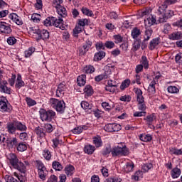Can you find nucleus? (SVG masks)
<instances>
[{"label": "nucleus", "mask_w": 182, "mask_h": 182, "mask_svg": "<svg viewBox=\"0 0 182 182\" xmlns=\"http://www.w3.org/2000/svg\"><path fill=\"white\" fill-rule=\"evenodd\" d=\"M112 154V157H123L124 156H129V149L126 145L119 144L117 146H114L112 149L110 147L105 148L102 151V156H107V154Z\"/></svg>", "instance_id": "f257e3e1"}, {"label": "nucleus", "mask_w": 182, "mask_h": 182, "mask_svg": "<svg viewBox=\"0 0 182 182\" xmlns=\"http://www.w3.org/2000/svg\"><path fill=\"white\" fill-rule=\"evenodd\" d=\"M167 4H161L157 9V14L159 15L158 22L159 23H164L167 22L168 19L174 16V11L173 10H167Z\"/></svg>", "instance_id": "f03ea898"}, {"label": "nucleus", "mask_w": 182, "mask_h": 182, "mask_svg": "<svg viewBox=\"0 0 182 182\" xmlns=\"http://www.w3.org/2000/svg\"><path fill=\"white\" fill-rule=\"evenodd\" d=\"M39 114L40 119H41L42 122H52L56 117V112L52 109L47 111L45 109H41Z\"/></svg>", "instance_id": "7ed1b4c3"}, {"label": "nucleus", "mask_w": 182, "mask_h": 182, "mask_svg": "<svg viewBox=\"0 0 182 182\" xmlns=\"http://www.w3.org/2000/svg\"><path fill=\"white\" fill-rule=\"evenodd\" d=\"M49 104L53 109H55L59 113H63L65 112V104L63 101H60L55 98H50Z\"/></svg>", "instance_id": "20e7f679"}, {"label": "nucleus", "mask_w": 182, "mask_h": 182, "mask_svg": "<svg viewBox=\"0 0 182 182\" xmlns=\"http://www.w3.org/2000/svg\"><path fill=\"white\" fill-rule=\"evenodd\" d=\"M134 92L136 95V101L138 102V109L141 112H144L146 109L144 104V97H143V91L140 88H134Z\"/></svg>", "instance_id": "39448f33"}, {"label": "nucleus", "mask_w": 182, "mask_h": 182, "mask_svg": "<svg viewBox=\"0 0 182 182\" xmlns=\"http://www.w3.org/2000/svg\"><path fill=\"white\" fill-rule=\"evenodd\" d=\"M36 164L38 170L39 178L43 180V181L46 180V173H48L46 167H45V165L41 161H36Z\"/></svg>", "instance_id": "423d86ee"}, {"label": "nucleus", "mask_w": 182, "mask_h": 182, "mask_svg": "<svg viewBox=\"0 0 182 182\" xmlns=\"http://www.w3.org/2000/svg\"><path fill=\"white\" fill-rule=\"evenodd\" d=\"M33 33L37 35L36 41H41V39H43V41H46V39H49V31L47 30L33 29Z\"/></svg>", "instance_id": "0eeeda50"}, {"label": "nucleus", "mask_w": 182, "mask_h": 182, "mask_svg": "<svg viewBox=\"0 0 182 182\" xmlns=\"http://www.w3.org/2000/svg\"><path fill=\"white\" fill-rule=\"evenodd\" d=\"M2 80V71L0 69V92L1 93H6V95H11V91L12 90L11 87H8V82Z\"/></svg>", "instance_id": "6e6552de"}, {"label": "nucleus", "mask_w": 182, "mask_h": 182, "mask_svg": "<svg viewBox=\"0 0 182 182\" xmlns=\"http://www.w3.org/2000/svg\"><path fill=\"white\" fill-rule=\"evenodd\" d=\"M111 75H112V69H110L109 67H107L105 68V73L96 76L95 77V82H100L103 80V79H109Z\"/></svg>", "instance_id": "1a4fd4ad"}, {"label": "nucleus", "mask_w": 182, "mask_h": 182, "mask_svg": "<svg viewBox=\"0 0 182 182\" xmlns=\"http://www.w3.org/2000/svg\"><path fill=\"white\" fill-rule=\"evenodd\" d=\"M105 132H119L122 130V126L119 124H107L104 127Z\"/></svg>", "instance_id": "9d476101"}, {"label": "nucleus", "mask_w": 182, "mask_h": 182, "mask_svg": "<svg viewBox=\"0 0 182 182\" xmlns=\"http://www.w3.org/2000/svg\"><path fill=\"white\" fill-rule=\"evenodd\" d=\"M18 141L16 137L6 138V144L8 149L12 150V149H16Z\"/></svg>", "instance_id": "9b49d317"}, {"label": "nucleus", "mask_w": 182, "mask_h": 182, "mask_svg": "<svg viewBox=\"0 0 182 182\" xmlns=\"http://www.w3.org/2000/svg\"><path fill=\"white\" fill-rule=\"evenodd\" d=\"M53 26H55V28H59L62 31H65L66 28L63 25V19H62V17H53Z\"/></svg>", "instance_id": "f8f14e48"}, {"label": "nucleus", "mask_w": 182, "mask_h": 182, "mask_svg": "<svg viewBox=\"0 0 182 182\" xmlns=\"http://www.w3.org/2000/svg\"><path fill=\"white\" fill-rule=\"evenodd\" d=\"M156 17H154V16L153 15H150L149 16H146L144 18V25H145V28H151V26H153V25H154V23H156Z\"/></svg>", "instance_id": "ddd939ff"}, {"label": "nucleus", "mask_w": 182, "mask_h": 182, "mask_svg": "<svg viewBox=\"0 0 182 182\" xmlns=\"http://www.w3.org/2000/svg\"><path fill=\"white\" fill-rule=\"evenodd\" d=\"M0 32L1 33L9 34L12 32V29L6 22H0Z\"/></svg>", "instance_id": "4468645a"}, {"label": "nucleus", "mask_w": 182, "mask_h": 182, "mask_svg": "<svg viewBox=\"0 0 182 182\" xmlns=\"http://www.w3.org/2000/svg\"><path fill=\"white\" fill-rule=\"evenodd\" d=\"M92 47V41L87 40L85 43L80 48V55H85L86 52L89 51L90 48Z\"/></svg>", "instance_id": "2eb2a0df"}, {"label": "nucleus", "mask_w": 182, "mask_h": 182, "mask_svg": "<svg viewBox=\"0 0 182 182\" xmlns=\"http://www.w3.org/2000/svg\"><path fill=\"white\" fill-rule=\"evenodd\" d=\"M65 90H66V85L65 82H61L57 88L56 96L57 97H62L65 95Z\"/></svg>", "instance_id": "dca6fc26"}, {"label": "nucleus", "mask_w": 182, "mask_h": 182, "mask_svg": "<svg viewBox=\"0 0 182 182\" xmlns=\"http://www.w3.org/2000/svg\"><path fill=\"white\" fill-rule=\"evenodd\" d=\"M6 129H7L8 133L10 134H15V132H16V125L14 122H8L6 124Z\"/></svg>", "instance_id": "f3484780"}, {"label": "nucleus", "mask_w": 182, "mask_h": 182, "mask_svg": "<svg viewBox=\"0 0 182 182\" xmlns=\"http://www.w3.org/2000/svg\"><path fill=\"white\" fill-rule=\"evenodd\" d=\"M0 109L1 112L11 113L12 111V106H11V105H7L5 101H0Z\"/></svg>", "instance_id": "a211bd4d"}, {"label": "nucleus", "mask_w": 182, "mask_h": 182, "mask_svg": "<svg viewBox=\"0 0 182 182\" xmlns=\"http://www.w3.org/2000/svg\"><path fill=\"white\" fill-rule=\"evenodd\" d=\"M7 160L9 161V163L12 167H14V166L19 161L16 154L12 153L7 156Z\"/></svg>", "instance_id": "6ab92c4d"}, {"label": "nucleus", "mask_w": 182, "mask_h": 182, "mask_svg": "<svg viewBox=\"0 0 182 182\" xmlns=\"http://www.w3.org/2000/svg\"><path fill=\"white\" fill-rule=\"evenodd\" d=\"M16 170L20 171V173H26V166L21 161H18L14 166Z\"/></svg>", "instance_id": "aec40b11"}, {"label": "nucleus", "mask_w": 182, "mask_h": 182, "mask_svg": "<svg viewBox=\"0 0 182 182\" xmlns=\"http://www.w3.org/2000/svg\"><path fill=\"white\" fill-rule=\"evenodd\" d=\"M168 39L171 41H180V39H182V33L180 31H175L168 35Z\"/></svg>", "instance_id": "412c9836"}, {"label": "nucleus", "mask_w": 182, "mask_h": 182, "mask_svg": "<svg viewBox=\"0 0 182 182\" xmlns=\"http://www.w3.org/2000/svg\"><path fill=\"white\" fill-rule=\"evenodd\" d=\"M57 10V13L60 16V18H66L68 16V12L66 11V9L62 6H58L55 7Z\"/></svg>", "instance_id": "4be33fe9"}, {"label": "nucleus", "mask_w": 182, "mask_h": 182, "mask_svg": "<svg viewBox=\"0 0 182 182\" xmlns=\"http://www.w3.org/2000/svg\"><path fill=\"white\" fill-rule=\"evenodd\" d=\"M34 133L37 134V136L38 139H43L46 136V132L43 129V128H41V127H37L34 129Z\"/></svg>", "instance_id": "5701e85b"}, {"label": "nucleus", "mask_w": 182, "mask_h": 182, "mask_svg": "<svg viewBox=\"0 0 182 182\" xmlns=\"http://www.w3.org/2000/svg\"><path fill=\"white\" fill-rule=\"evenodd\" d=\"M81 107H82L87 113H92V107H93V106L86 101H82L81 102Z\"/></svg>", "instance_id": "b1692460"}, {"label": "nucleus", "mask_w": 182, "mask_h": 182, "mask_svg": "<svg viewBox=\"0 0 182 182\" xmlns=\"http://www.w3.org/2000/svg\"><path fill=\"white\" fill-rule=\"evenodd\" d=\"M181 175V169L178 167L173 168L171 171V176L172 178H178Z\"/></svg>", "instance_id": "393cba45"}, {"label": "nucleus", "mask_w": 182, "mask_h": 182, "mask_svg": "<svg viewBox=\"0 0 182 182\" xmlns=\"http://www.w3.org/2000/svg\"><path fill=\"white\" fill-rule=\"evenodd\" d=\"M18 151H25L28 150V144L26 142H18L17 146L16 147Z\"/></svg>", "instance_id": "a878e982"}, {"label": "nucleus", "mask_w": 182, "mask_h": 182, "mask_svg": "<svg viewBox=\"0 0 182 182\" xmlns=\"http://www.w3.org/2000/svg\"><path fill=\"white\" fill-rule=\"evenodd\" d=\"M156 85H157V82H156L155 80H152L148 87V92L149 95H154L156 93Z\"/></svg>", "instance_id": "bb28decb"}, {"label": "nucleus", "mask_w": 182, "mask_h": 182, "mask_svg": "<svg viewBox=\"0 0 182 182\" xmlns=\"http://www.w3.org/2000/svg\"><path fill=\"white\" fill-rule=\"evenodd\" d=\"M77 83L78 86H85L86 85V75H79L77 79Z\"/></svg>", "instance_id": "cd10ccee"}, {"label": "nucleus", "mask_w": 182, "mask_h": 182, "mask_svg": "<svg viewBox=\"0 0 182 182\" xmlns=\"http://www.w3.org/2000/svg\"><path fill=\"white\" fill-rule=\"evenodd\" d=\"M156 119H157L156 114H151L150 115L146 116V117L144 118V120L146 121V124H148V126H151V124H153V122H154Z\"/></svg>", "instance_id": "c85d7f7f"}, {"label": "nucleus", "mask_w": 182, "mask_h": 182, "mask_svg": "<svg viewBox=\"0 0 182 182\" xmlns=\"http://www.w3.org/2000/svg\"><path fill=\"white\" fill-rule=\"evenodd\" d=\"M92 139L93 144H95V147H102L103 146V141L100 136H94Z\"/></svg>", "instance_id": "c756f323"}, {"label": "nucleus", "mask_w": 182, "mask_h": 182, "mask_svg": "<svg viewBox=\"0 0 182 182\" xmlns=\"http://www.w3.org/2000/svg\"><path fill=\"white\" fill-rule=\"evenodd\" d=\"M95 67L92 65H87L83 68V73L87 75H91V73H95Z\"/></svg>", "instance_id": "7c9ffc66"}, {"label": "nucleus", "mask_w": 182, "mask_h": 182, "mask_svg": "<svg viewBox=\"0 0 182 182\" xmlns=\"http://www.w3.org/2000/svg\"><path fill=\"white\" fill-rule=\"evenodd\" d=\"M105 56H106V53L104 51H100L95 54L94 60L95 62H99V60H102Z\"/></svg>", "instance_id": "2f4dec72"}, {"label": "nucleus", "mask_w": 182, "mask_h": 182, "mask_svg": "<svg viewBox=\"0 0 182 182\" xmlns=\"http://www.w3.org/2000/svg\"><path fill=\"white\" fill-rule=\"evenodd\" d=\"M145 29L144 39L149 41L151 38V35H153V29H151V28H145Z\"/></svg>", "instance_id": "473e14b6"}, {"label": "nucleus", "mask_w": 182, "mask_h": 182, "mask_svg": "<svg viewBox=\"0 0 182 182\" xmlns=\"http://www.w3.org/2000/svg\"><path fill=\"white\" fill-rule=\"evenodd\" d=\"M134 168V164L132 161L127 162L124 166V170L125 173H130V171H133Z\"/></svg>", "instance_id": "72a5a7b5"}, {"label": "nucleus", "mask_w": 182, "mask_h": 182, "mask_svg": "<svg viewBox=\"0 0 182 182\" xmlns=\"http://www.w3.org/2000/svg\"><path fill=\"white\" fill-rule=\"evenodd\" d=\"M132 46L134 52L139 50L140 49V46H141V40L140 38L134 39Z\"/></svg>", "instance_id": "f704fd0d"}, {"label": "nucleus", "mask_w": 182, "mask_h": 182, "mask_svg": "<svg viewBox=\"0 0 182 182\" xmlns=\"http://www.w3.org/2000/svg\"><path fill=\"white\" fill-rule=\"evenodd\" d=\"M159 38H154L152 41H151L149 46L150 50L156 49V47L159 45Z\"/></svg>", "instance_id": "c9c22d12"}, {"label": "nucleus", "mask_w": 182, "mask_h": 182, "mask_svg": "<svg viewBox=\"0 0 182 182\" xmlns=\"http://www.w3.org/2000/svg\"><path fill=\"white\" fill-rule=\"evenodd\" d=\"M65 174L67 176H73L75 173V167L72 165H68L65 168Z\"/></svg>", "instance_id": "e433bc0d"}, {"label": "nucleus", "mask_w": 182, "mask_h": 182, "mask_svg": "<svg viewBox=\"0 0 182 182\" xmlns=\"http://www.w3.org/2000/svg\"><path fill=\"white\" fill-rule=\"evenodd\" d=\"M11 19L16 23V25H23V22H22V19H21L16 14H13L11 15Z\"/></svg>", "instance_id": "4c0bfd02"}, {"label": "nucleus", "mask_w": 182, "mask_h": 182, "mask_svg": "<svg viewBox=\"0 0 182 182\" xmlns=\"http://www.w3.org/2000/svg\"><path fill=\"white\" fill-rule=\"evenodd\" d=\"M84 93H85V96H92L93 95V87L90 85H86L84 89Z\"/></svg>", "instance_id": "58836bf2"}, {"label": "nucleus", "mask_w": 182, "mask_h": 182, "mask_svg": "<svg viewBox=\"0 0 182 182\" xmlns=\"http://www.w3.org/2000/svg\"><path fill=\"white\" fill-rule=\"evenodd\" d=\"M85 152L87 153V154H93V152L95 150H96V148L95 146L92 145H87L85 146Z\"/></svg>", "instance_id": "ea45409f"}, {"label": "nucleus", "mask_w": 182, "mask_h": 182, "mask_svg": "<svg viewBox=\"0 0 182 182\" xmlns=\"http://www.w3.org/2000/svg\"><path fill=\"white\" fill-rule=\"evenodd\" d=\"M16 123V130H20V132H25L26 130V126L21 124L20 122L14 121Z\"/></svg>", "instance_id": "a19ab883"}, {"label": "nucleus", "mask_w": 182, "mask_h": 182, "mask_svg": "<svg viewBox=\"0 0 182 182\" xmlns=\"http://www.w3.org/2000/svg\"><path fill=\"white\" fill-rule=\"evenodd\" d=\"M140 35H141V32L140 31V29H139L137 28H134L132 31V36L134 39H139L137 38H139V36H140Z\"/></svg>", "instance_id": "79ce46f5"}, {"label": "nucleus", "mask_w": 182, "mask_h": 182, "mask_svg": "<svg viewBox=\"0 0 182 182\" xmlns=\"http://www.w3.org/2000/svg\"><path fill=\"white\" fill-rule=\"evenodd\" d=\"M143 177V171H137L135 172L134 175L132 176V179L134 180L135 181H139V178Z\"/></svg>", "instance_id": "37998d69"}, {"label": "nucleus", "mask_w": 182, "mask_h": 182, "mask_svg": "<svg viewBox=\"0 0 182 182\" xmlns=\"http://www.w3.org/2000/svg\"><path fill=\"white\" fill-rule=\"evenodd\" d=\"M53 168H54V170H56L57 171H60L63 170V166H62V164H60V163L55 161L53 162Z\"/></svg>", "instance_id": "c03bdc74"}, {"label": "nucleus", "mask_w": 182, "mask_h": 182, "mask_svg": "<svg viewBox=\"0 0 182 182\" xmlns=\"http://www.w3.org/2000/svg\"><path fill=\"white\" fill-rule=\"evenodd\" d=\"M43 156L46 160L49 161L52 159V154L48 149H44L43 151Z\"/></svg>", "instance_id": "a18cd8bd"}, {"label": "nucleus", "mask_w": 182, "mask_h": 182, "mask_svg": "<svg viewBox=\"0 0 182 182\" xmlns=\"http://www.w3.org/2000/svg\"><path fill=\"white\" fill-rule=\"evenodd\" d=\"M139 139L141 141H151L152 137L150 134H141Z\"/></svg>", "instance_id": "49530a36"}, {"label": "nucleus", "mask_w": 182, "mask_h": 182, "mask_svg": "<svg viewBox=\"0 0 182 182\" xmlns=\"http://www.w3.org/2000/svg\"><path fill=\"white\" fill-rule=\"evenodd\" d=\"M141 63L144 69H149V60H147V57L142 56Z\"/></svg>", "instance_id": "de8ad7c7"}, {"label": "nucleus", "mask_w": 182, "mask_h": 182, "mask_svg": "<svg viewBox=\"0 0 182 182\" xmlns=\"http://www.w3.org/2000/svg\"><path fill=\"white\" fill-rule=\"evenodd\" d=\"M151 168H153V164H146L142 165V173H147V171H149V170H150Z\"/></svg>", "instance_id": "09e8293b"}, {"label": "nucleus", "mask_w": 182, "mask_h": 182, "mask_svg": "<svg viewBox=\"0 0 182 182\" xmlns=\"http://www.w3.org/2000/svg\"><path fill=\"white\" fill-rule=\"evenodd\" d=\"M82 12L84 15H86L87 16H93V11L86 7L82 8Z\"/></svg>", "instance_id": "8fccbe9b"}, {"label": "nucleus", "mask_w": 182, "mask_h": 182, "mask_svg": "<svg viewBox=\"0 0 182 182\" xmlns=\"http://www.w3.org/2000/svg\"><path fill=\"white\" fill-rule=\"evenodd\" d=\"M53 23V17H48L44 21L45 26H52Z\"/></svg>", "instance_id": "3c124183"}, {"label": "nucleus", "mask_w": 182, "mask_h": 182, "mask_svg": "<svg viewBox=\"0 0 182 182\" xmlns=\"http://www.w3.org/2000/svg\"><path fill=\"white\" fill-rule=\"evenodd\" d=\"M129 86H130V80L129 79H127L125 80H124L122 82V85L120 86V89L122 90H124V89H126L127 87H128Z\"/></svg>", "instance_id": "603ef678"}, {"label": "nucleus", "mask_w": 182, "mask_h": 182, "mask_svg": "<svg viewBox=\"0 0 182 182\" xmlns=\"http://www.w3.org/2000/svg\"><path fill=\"white\" fill-rule=\"evenodd\" d=\"M89 20L87 18H81L78 20L79 26H85V25H89Z\"/></svg>", "instance_id": "864d4df0"}, {"label": "nucleus", "mask_w": 182, "mask_h": 182, "mask_svg": "<svg viewBox=\"0 0 182 182\" xmlns=\"http://www.w3.org/2000/svg\"><path fill=\"white\" fill-rule=\"evenodd\" d=\"M43 129H45L46 133H52L53 132V126L50 124H44Z\"/></svg>", "instance_id": "5fc2aeb1"}, {"label": "nucleus", "mask_w": 182, "mask_h": 182, "mask_svg": "<svg viewBox=\"0 0 182 182\" xmlns=\"http://www.w3.org/2000/svg\"><path fill=\"white\" fill-rule=\"evenodd\" d=\"M35 52V48H29L28 50L25 51V58H30L32 55V53Z\"/></svg>", "instance_id": "6e6d98bb"}, {"label": "nucleus", "mask_w": 182, "mask_h": 182, "mask_svg": "<svg viewBox=\"0 0 182 182\" xmlns=\"http://www.w3.org/2000/svg\"><path fill=\"white\" fill-rule=\"evenodd\" d=\"M168 93H178L180 90H178V88H177L176 86H169L168 87Z\"/></svg>", "instance_id": "4d7b16f0"}, {"label": "nucleus", "mask_w": 182, "mask_h": 182, "mask_svg": "<svg viewBox=\"0 0 182 182\" xmlns=\"http://www.w3.org/2000/svg\"><path fill=\"white\" fill-rule=\"evenodd\" d=\"M82 26H76L75 28L73 29L74 36H77L80 32H82Z\"/></svg>", "instance_id": "13d9d810"}, {"label": "nucleus", "mask_w": 182, "mask_h": 182, "mask_svg": "<svg viewBox=\"0 0 182 182\" xmlns=\"http://www.w3.org/2000/svg\"><path fill=\"white\" fill-rule=\"evenodd\" d=\"M105 182H122V179L120 178H108L106 179Z\"/></svg>", "instance_id": "bf43d9fd"}, {"label": "nucleus", "mask_w": 182, "mask_h": 182, "mask_svg": "<svg viewBox=\"0 0 182 182\" xmlns=\"http://www.w3.org/2000/svg\"><path fill=\"white\" fill-rule=\"evenodd\" d=\"M7 43H9V45H15V43H16V38L14 36L9 37L7 38Z\"/></svg>", "instance_id": "052dcab7"}, {"label": "nucleus", "mask_w": 182, "mask_h": 182, "mask_svg": "<svg viewBox=\"0 0 182 182\" xmlns=\"http://www.w3.org/2000/svg\"><path fill=\"white\" fill-rule=\"evenodd\" d=\"M119 100H121L122 102H130V100H132V97H130V95H124L120 97Z\"/></svg>", "instance_id": "680f3d73"}, {"label": "nucleus", "mask_w": 182, "mask_h": 182, "mask_svg": "<svg viewBox=\"0 0 182 182\" xmlns=\"http://www.w3.org/2000/svg\"><path fill=\"white\" fill-rule=\"evenodd\" d=\"M114 39L115 41V43H120L123 42V37H122L120 35L114 36Z\"/></svg>", "instance_id": "e2e57ef3"}, {"label": "nucleus", "mask_w": 182, "mask_h": 182, "mask_svg": "<svg viewBox=\"0 0 182 182\" xmlns=\"http://www.w3.org/2000/svg\"><path fill=\"white\" fill-rule=\"evenodd\" d=\"M105 46H106L107 49H112V48H114V43L113 41H106Z\"/></svg>", "instance_id": "0e129e2a"}, {"label": "nucleus", "mask_w": 182, "mask_h": 182, "mask_svg": "<svg viewBox=\"0 0 182 182\" xmlns=\"http://www.w3.org/2000/svg\"><path fill=\"white\" fill-rule=\"evenodd\" d=\"M175 60H176V63H182V53H180L176 55Z\"/></svg>", "instance_id": "69168bd1"}, {"label": "nucleus", "mask_w": 182, "mask_h": 182, "mask_svg": "<svg viewBox=\"0 0 182 182\" xmlns=\"http://www.w3.org/2000/svg\"><path fill=\"white\" fill-rule=\"evenodd\" d=\"M26 103L28 106H35L36 105V102L31 98H26Z\"/></svg>", "instance_id": "338daca9"}, {"label": "nucleus", "mask_w": 182, "mask_h": 182, "mask_svg": "<svg viewBox=\"0 0 182 182\" xmlns=\"http://www.w3.org/2000/svg\"><path fill=\"white\" fill-rule=\"evenodd\" d=\"M47 182H58V177L55 175H52Z\"/></svg>", "instance_id": "774afa93"}]
</instances>
